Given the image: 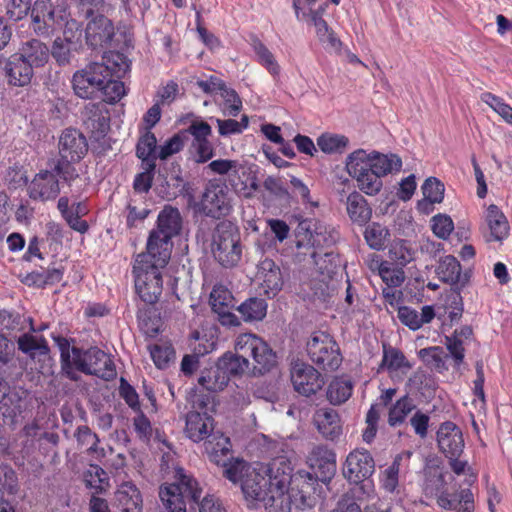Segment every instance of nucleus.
Segmentation results:
<instances>
[{
    "label": "nucleus",
    "instance_id": "52",
    "mask_svg": "<svg viewBox=\"0 0 512 512\" xmlns=\"http://www.w3.org/2000/svg\"><path fill=\"white\" fill-rule=\"evenodd\" d=\"M481 100L496 112L506 123L512 125V106L490 92L481 95Z\"/></svg>",
    "mask_w": 512,
    "mask_h": 512
},
{
    "label": "nucleus",
    "instance_id": "56",
    "mask_svg": "<svg viewBox=\"0 0 512 512\" xmlns=\"http://www.w3.org/2000/svg\"><path fill=\"white\" fill-rule=\"evenodd\" d=\"M121 77L112 76L104 83V85L99 89L104 96V101L108 103H115L119 101L125 94V87L123 82L119 81Z\"/></svg>",
    "mask_w": 512,
    "mask_h": 512
},
{
    "label": "nucleus",
    "instance_id": "19",
    "mask_svg": "<svg viewBox=\"0 0 512 512\" xmlns=\"http://www.w3.org/2000/svg\"><path fill=\"white\" fill-rule=\"evenodd\" d=\"M85 36L93 48L108 47L115 36L114 24L108 17L96 15L87 23Z\"/></svg>",
    "mask_w": 512,
    "mask_h": 512
},
{
    "label": "nucleus",
    "instance_id": "63",
    "mask_svg": "<svg viewBox=\"0 0 512 512\" xmlns=\"http://www.w3.org/2000/svg\"><path fill=\"white\" fill-rule=\"evenodd\" d=\"M379 275L389 287H398L405 280L404 271L402 269H392L388 263L379 265Z\"/></svg>",
    "mask_w": 512,
    "mask_h": 512
},
{
    "label": "nucleus",
    "instance_id": "7",
    "mask_svg": "<svg viewBox=\"0 0 512 512\" xmlns=\"http://www.w3.org/2000/svg\"><path fill=\"white\" fill-rule=\"evenodd\" d=\"M31 28L39 36H49L70 24V12L65 0H36L31 8ZM71 21V26H76Z\"/></svg>",
    "mask_w": 512,
    "mask_h": 512
},
{
    "label": "nucleus",
    "instance_id": "23",
    "mask_svg": "<svg viewBox=\"0 0 512 512\" xmlns=\"http://www.w3.org/2000/svg\"><path fill=\"white\" fill-rule=\"evenodd\" d=\"M88 151L85 136L76 129H65L59 139V153L61 158L71 161H80Z\"/></svg>",
    "mask_w": 512,
    "mask_h": 512
},
{
    "label": "nucleus",
    "instance_id": "30",
    "mask_svg": "<svg viewBox=\"0 0 512 512\" xmlns=\"http://www.w3.org/2000/svg\"><path fill=\"white\" fill-rule=\"evenodd\" d=\"M20 55L33 69L43 67L49 60L50 50L38 39L24 42L19 50Z\"/></svg>",
    "mask_w": 512,
    "mask_h": 512
},
{
    "label": "nucleus",
    "instance_id": "54",
    "mask_svg": "<svg viewBox=\"0 0 512 512\" xmlns=\"http://www.w3.org/2000/svg\"><path fill=\"white\" fill-rule=\"evenodd\" d=\"M142 172L135 176L133 188L136 192L147 193L153 182L156 163H141Z\"/></svg>",
    "mask_w": 512,
    "mask_h": 512
},
{
    "label": "nucleus",
    "instance_id": "38",
    "mask_svg": "<svg viewBox=\"0 0 512 512\" xmlns=\"http://www.w3.org/2000/svg\"><path fill=\"white\" fill-rule=\"evenodd\" d=\"M437 275L443 282L451 285L464 286L465 279L461 276V266L458 260L451 255L443 257L437 267Z\"/></svg>",
    "mask_w": 512,
    "mask_h": 512
},
{
    "label": "nucleus",
    "instance_id": "22",
    "mask_svg": "<svg viewBox=\"0 0 512 512\" xmlns=\"http://www.w3.org/2000/svg\"><path fill=\"white\" fill-rule=\"evenodd\" d=\"M509 223L504 213L498 206L491 204L485 212V224L483 236L486 242H502L509 235Z\"/></svg>",
    "mask_w": 512,
    "mask_h": 512
},
{
    "label": "nucleus",
    "instance_id": "31",
    "mask_svg": "<svg viewBox=\"0 0 512 512\" xmlns=\"http://www.w3.org/2000/svg\"><path fill=\"white\" fill-rule=\"evenodd\" d=\"M473 336L470 326H462L456 329L451 336L445 337V345L454 359L455 365L462 364L465 357V346L469 344Z\"/></svg>",
    "mask_w": 512,
    "mask_h": 512
},
{
    "label": "nucleus",
    "instance_id": "21",
    "mask_svg": "<svg viewBox=\"0 0 512 512\" xmlns=\"http://www.w3.org/2000/svg\"><path fill=\"white\" fill-rule=\"evenodd\" d=\"M440 451L446 456H460L464 449L461 429L451 421L442 423L437 431Z\"/></svg>",
    "mask_w": 512,
    "mask_h": 512
},
{
    "label": "nucleus",
    "instance_id": "16",
    "mask_svg": "<svg viewBox=\"0 0 512 512\" xmlns=\"http://www.w3.org/2000/svg\"><path fill=\"white\" fill-rule=\"evenodd\" d=\"M375 461L365 449H354L347 457L343 467L344 477L351 483H361L372 476Z\"/></svg>",
    "mask_w": 512,
    "mask_h": 512
},
{
    "label": "nucleus",
    "instance_id": "49",
    "mask_svg": "<svg viewBox=\"0 0 512 512\" xmlns=\"http://www.w3.org/2000/svg\"><path fill=\"white\" fill-rule=\"evenodd\" d=\"M349 139L340 134L324 133L317 138V145L327 154L342 153L348 146Z\"/></svg>",
    "mask_w": 512,
    "mask_h": 512
},
{
    "label": "nucleus",
    "instance_id": "62",
    "mask_svg": "<svg viewBox=\"0 0 512 512\" xmlns=\"http://www.w3.org/2000/svg\"><path fill=\"white\" fill-rule=\"evenodd\" d=\"M220 94L224 100V114L237 116L242 108V101L237 92L225 85Z\"/></svg>",
    "mask_w": 512,
    "mask_h": 512
},
{
    "label": "nucleus",
    "instance_id": "41",
    "mask_svg": "<svg viewBox=\"0 0 512 512\" xmlns=\"http://www.w3.org/2000/svg\"><path fill=\"white\" fill-rule=\"evenodd\" d=\"M96 83L97 81H95V78H91L85 68L76 71L73 75V90L75 94L80 98H93L96 92H99Z\"/></svg>",
    "mask_w": 512,
    "mask_h": 512
},
{
    "label": "nucleus",
    "instance_id": "58",
    "mask_svg": "<svg viewBox=\"0 0 512 512\" xmlns=\"http://www.w3.org/2000/svg\"><path fill=\"white\" fill-rule=\"evenodd\" d=\"M72 41L68 38H57L55 39L50 55L61 65H67L70 63L72 57L71 51Z\"/></svg>",
    "mask_w": 512,
    "mask_h": 512
},
{
    "label": "nucleus",
    "instance_id": "28",
    "mask_svg": "<svg viewBox=\"0 0 512 512\" xmlns=\"http://www.w3.org/2000/svg\"><path fill=\"white\" fill-rule=\"evenodd\" d=\"M370 170L379 174L382 178L390 173L397 172L402 167V161L396 154H381L378 152L367 153L362 157Z\"/></svg>",
    "mask_w": 512,
    "mask_h": 512
},
{
    "label": "nucleus",
    "instance_id": "57",
    "mask_svg": "<svg viewBox=\"0 0 512 512\" xmlns=\"http://www.w3.org/2000/svg\"><path fill=\"white\" fill-rule=\"evenodd\" d=\"M6 16L12 21L23 19L31 10V0H3Z\"/></svg>",
    "mask_w": 512,
    "mask_h": 512
},
{
    "label": "nucleus",
    "instance_id": "32",
    "mask_svg": "<svg viewBox=\"0 0 512 512\" xmlns=\"http://www.w3.org/2000/svg\"><path fill=\"white\" fill-rule=\"evenodd\" d=\"M412 455L410 451H404L394 458L390 466L382 473L381 484L388 492H394L398 486L399 474L409 466V460Z\"/></svg>",
    "mask_w": 512,
    "mask_h": 512
},
{
    "label": "nucleus",
    "instance_id": "25",
    "mask_svg": "<svg viewBox=\"0 0 512 512\" xmlns=\"http://www.w3.org/2000/svg\"><path fill=\"white\" fill-rule=\"evenodd\" d=\"M314 423L323 437L336 440L342 434V424L338 412L332 408H320L314 414Z\"/></svg>",
    "mask_w": 512,
    "mask_h": 512
},
{
    "label": "nucleus",
    "instance_id": "45",
    "mask_svg": "<svg viewBox=\"0 0 512 512\" xmlns=\"http://www.w3.org/2000/svg\"><path fill=\"white\" fill-rule=\"evenodd\" d=\"M414 409L413 400L408 395L401 397L389 409L388 424L391 427L401 425Z\"/></svg>",
    "mask_w": 512,
    "mask_h": 512
},
{
    "label": "nucleus",
    "instance_id": "12",
    "mask_svg": "<svg viewBox=\"0 0 512 512\" xmlns=\"http://www.w3.org/2000/svg\"><path fill=\"white\" fill-rule=\"evenodd\" d=\"M306 347L311 361L323 369L335 370L342 361L336 341L325 332L313 333Z\"/></svg>",
    "mask_w": 512,
    "mask_h": 512
},
{
    "label": "nucleus",
    "instance_id": "29",
    "mask_svg": "<svg viewBox=\"0 0 512 512\" xmlns=\"http://www.w3.org/2000/svg\"><path fill=\"white\" fill-rule=\"evenodd\" d=\"M115 503L121 512H141L140 491L132 482H124L115 492Z\"/></svg>",
    "mask_w": 512,
    "mask_h": 512
},
{
    "label": "nucleus",
    "instance_id": "26",
    "mask_svg": "<svg viewBox=\"0 0 512 512\" xmlns=\"http://www.w3.org/2000/svg\"><path fill=\"white\" fill-rule=\"evenodd\" d=\"M204 446L210 461L217 465H222L224 470L232 463H227L228 455L231 451L230 439L222 433H210Z\"/></svg>",
    "mask_w": 512,
    "mask_h": 512
},
{
    "label": "nucleus",
    "instance_id": "5",
    "mask_svg": "<svg viewBox=\"0 0 512 512\" xmlns=\"http://www.w3.org/2000/svg\"><path fill=\"white\" fill-rule=\"evenodd\" d=\"M182 229V217L178 208L165 205L157 217L156 228L148 237L146 251L152 256H160V263L169 261L172 252V239L179 235Z\"/></svg>",
    "mask_w": 512,
    "mask_h": 512
},
{
    "label": "nucleus",
    "instance_id": "9",
    "mask_svg": "<svg viewBox=\"0 0 512 512\" xmlns=\"http://www.w3.org/2000/svg\"><path fill=\"white\" fill-rule=\"evenodd\" d=\"M73 362L71 370L94 375L104 380H112L116 376L115 365L110 356L98 347L81 349L72 347Z\"/></svg>",
    "mask_w": 512,
    "mask_h": 512
},
{
    "label": "nucleus",
    "instance_id": "64",
    "mask_svg": "<svg viewBox=\"0 0 512 512\" xmlns=\"http://www.w3.org/2000/svg\"><path fill=\"white\" fill-rule=\"evenodd\" d=\"M454 229L452 219L443 214H438L432 218V231L441 239H447Z\"/></svg>",
    "mask_w": 512,
    "mask_h": 512
},
{
    "label": "nucleus",
    "instance_id": "47",
    "mask_svg": "<svg viewBox=\"0 0 512 512\" xmlns=\"http://www.w3.org/2000/svg\"><path fill=\"white\" fill-rule=\"evenodd\" d=\"M252 47L257 55L259 63L264 66L273 77L279 76L280 66L275 60L274 55L264 45V43L257 37H254L252 39Z\"/></svg>",
    "mask_w": 512,
    "mask_h": 512
},
{
    "label": "nucleus",
    "instance_id": "1",
    "mask_svg": "<svg viewBox=\"0 0 512 512\" xmlns=\"http://www.w3.org/2000/svg\"><path fill=\"white\" fill-rule=\"evenodd\" d=\"M286 459H274L268 467L263 464H249L235 460L223 470V475L233 483H239L243 497L250 508L260 507L270 486L275 482V475H281Z\"/></svg>",
    "mask_w": 512,
    "mask_h": 512
},
{
    "label": "nucleus",
    "instance_id": "34",
    "mask_svg": "<svg viewBox=\"0 0 512 512\" xmlns=\"http://www.w3.org/2000/svg\"><path fill=\"white\" fill-rule=\"evenodd\" d=\"M346 210L352 222L360 226L367 224L372 216V209L367 200L356 191L348 195Z\"/></svg>",
    "mask_w": 512,
    "mask_h": 512
},
{
    "label": "nucleus",
    "instance_id": "4",
    "mask_svg": "<svg viewBox=\"0 0 512 512\" xmlns=\"http://www.w3.org/2000/svg\"><path fill=\"white\" fill-rule=\"evenodd\" d=\"M292 468L285 464L281 475H275V482L264 496L263 506L267 512H291L292 507L304 509L311 507L310 498L296 487H288L290 484Z\"/></svg>",
    "mask_w": 512,
    "mask_h": 512
},
{
    "label": "nucleus",
    "instance_id": "6",
    "mask_svg": "<svg viewBox=\"0 0 512 512\" xmlns=\"http://www.w3.org/2000/svg\"><path fill=\"white\" fill-rule=\"evenodd\" d=\"M300 228L306 230L305 240H300L297 243L298 248L307 247L312 249L310 257L313 259L315 266L319 272L330 273L336 255L332 251L325 249L333 245L337 239V233L334 229L328 226L315 222L313 228L311 221H303L300 223Z\"/></svg>",
    "mask_w": 512,
    "mask_h": 512
},
{
    "label": "nucleus",
    "instance_id": "35",
    "mask_svg": "<svg viewBox=\"0 0 512 512\" xmlns=\"http://www.w3.org/2000/svg\"><path fill=\"white\" fill-rule=\"evenodd\" d=\"M435 317V311L432 306H423L421 312H417L415 309L403 306L398 310V318L405 326L411 330H418L424 324L430 323Z\"/></svg>",
    "mask_w": 512,
    "mask_h": 512
},
{
    "label": "nucleus",
    "instance_id": "46",
    "mask_svg": "<svg viewBox=\"0 0 512 512\" xmlns=\"http://www.w3.org/2000/svg\"><path fill=\"white\" fill-rule=\"evenodd\" d=\"M380 366L390 372L411 368L410 363L400 350L386 344H383V358Z\"/></svg>",
    "mask_w": 512,
    "mask_h": 512
},
{
    "label": "nucleus",
    "instance_id": "43",
    "mask_svg": "<svg viewBox=\"0 0 512 512\" xmlns=\"http://www.w3.org/2000/svg\"><path fill=\"white\" fill-rule=\"evenodd\" d=\"M353 385L345 378H335L327 389V399L333 405L346 402L352 395Z\"/></svg>",
    "mask_w": 512,
    "mask_h": 512
},
{
    "label": "nucleus",
    "instance_id": "3",
    "mask_svg": "<svg viewBox=\"0 0 512 512\" xmlns=\"http://www.w3.org/2000/svg\"><path fill=\"white\" fill-rule=\"evenodd\" d=\"M160 256H152L148 251L137 255L132 273L135 289L140 299L147 304H155L162 294L163 280L161 269L169 261L160 263Z\"/></svg>",
    "mask_w": 512,
    "mask_h": 512
},
{
    "label": "nucleus",
    "instance_id": "14",
    "mask_svg": "<svg viewBox=\"0 0 512 512\" xmlns=\"http://www.w3.org/2000/svg\"><path fill=\"white\" fill-rule=\"evenodd\" d=\"M203 212L210 217L220 218L232 210L231 197L225 183L210 181L202 198Z\"/></svg>",
    "mask_w": 512,
    "mask_h": 512
},
{
    "label": "nucleus",
    "instance_id": "2",
    "mask_svg": "<svg viewBox=\"0 0 512 512\" xmlns=\"http://www.w3.org/2000/svg\"><path fill=\"white\" fill-rule=\"evenodd\" d=\"M202 489L198 482L184 469L175 472V482L162 485L159 497L168 512H227L219 499L206 495L199 502Z\"/></svg>",
    "mask_w": 512,
    "mask_h": 512
},
{
    "label": "nucleus",
    "instance_id": "13",
    "mask_svg": "<svg viewBox=\"0 0 512 512\" xmlns=\"http://www.w3.org/2000/svg\"><path fill=\"white\" fill-rule=\"evenodd\" d=\"M361 157H366V151L363 149L356 150L348 155L346 160L347 172L356 180L360 191L369 196L377 195L383 186L382 178L379 174L371 171Z\"/></svg>",
    "mask_w": 512,
    "mask_h": 512
},
{
    "label": "nucleus",
    "instance_id": "51",
    "mask_svg": "<svg viewBox=\"0 0 512 512\" xmlns=\"http://www.w3.org/2000/svg\"><path fill=\"white\" fill-rule=\"evenodd\" d=\"M210 305L214 312L234 307L232 293L221 284L215 285L210 293Z\"/></svg>",
    "mask_w": 512,
    "mask_h": 512
},
{
    "label": "nucleus",
    "instance_id": "33",
    "mask_svg": "<svg viewBox=\"0 0 512 512\" xmlns=\"http://www.w3.org/2000/svg\"><path fill=\"white\" fill-rule=\"evenodd\" d=\"M84 124L95 139L105 136L109 130V118L98 104H88L84 112Z\"/></svg>",
    "mask_w": 512,
    "mask_h": 512
},
{
    "label": "nucleus",
    "instance_id": "61",
    "mask_svg": "<svg viewBox=\"0 0 512 512\" xmlns=\"http://www.w3.org/2000/svg\"><path fill=\"white\" fill-rule=\"evenodd\" d=\"M389 258L398 266H405L413 259V252L405 241H398L391 245Z\"/></svg>",
    "mask_w": 512,
    "mask_h": 512
},
{
    "label": "nucleus",
    "instance_id": "15",
    "mask_svg": "<svg viewBox=\"0 0 512 512\" xmlns=\"http://www.w3.org/2000/svg\"><path fill=\"white\" fill-rule=\"evenodd\" d=\"M129 69L126 57L120 53H110L103 57V62H92L85 67L90 77L97 81L98 90L112 76L123 77Z\"/></svg>",
    "mask_w": 512,
    "mask_h": 512
},
{
    "label": "nucleus",
    "instance_id": "44",
    "mask_svg": "<svg viewBox=\"0 0 512 512\" xmlns=\"http://www.w3.org/2000/svg\"><path fill=\"white\" fill-rule=\"evenodd\" d=\"M156 150V136L150 130H146L138 140L136 145V155L141 159L142 163H156V159L158 158L157 155H155Z\"/></svg>",
    "mask_w": 512,
    "mask_h": 512
},
{
    "label": "nucleus",
    "instance_id": "39",
    "mask_svg": "<svg viewBox=\"0 0 512 512\" xmlns=\"http://www.w3.org/2000/svg\"><path fill=\"white\" fill-rule=\"evenodd\" d=\"M229 383L228 376L221 370L218 364L215 367L202 371L198 378V384L211 392L222 391Z\"/></svg>",
    "mask_w": 512,
    "mask_h": 512
},
{
    "label": "nucleus",
    "instance_id": "48",
    "mask_svg": "<svg viewBox=\"0 0 512 512\" xmlns=\"http://www.w3.org/2000/svg\"><path fill=\"white\" fill-rule=\"evenodd\" d=\"M150 356L159 369H165L175 358V351L168 342L155 343L148 346Z\"/></svg>",
    "mask_w": 512,
    "mask_h": 512
},
{
    "label": "nucleus",
    "instance_id": "8",
    "mask_svg": "<svg viewBox=\"0 0 512 512\" xmlns=\"http://www.w3.org/2000/svg\"><path fill=\"white\" fill-rule=\"evenodd\" d=\"M235 351L243 357H251V374L263 375L277 364L276 353L262 338L252 333L240 334L235 341Z\"/></svg>",
    "mask_w": 512,
    "mask_h": 512
},
{
    "label": "nucleus",
    "instance_id": "27",
    "mask_svg": "<svg viewBox=\"0 0 512 512\" xmlns=\"http://www.w3.org/2000/svg\"><path fill=\"white\" fill-rule=\"evenodd\" d=\"M213 431V418L207 413L191 411L186 416L185 432L194 442H199L207 438Z\"/></svg>",
    "mask_w": 512,
    "mask_h": 512
},
{
    "label": "nucleus",
    "instance_id": "24",
    "mask_svg": "<svg viewBox=\"0 0 512 512\" xmlns=\"http://www.w3.org/2000/svg\"><path fill=\"white\" fill-rule=\"evenodd\" d=\"M33 68L18 54L12 55L4 66L5 76L10 85L23 87L31 82Z\"/></svg>",
    "mask_w": 512,
    "mask_h": 512
},
{
    "label": "nucleus",
    "instance_id": "60",
    "mask_svg": "<svg viewBox=\"0 0 512 512\" xmlns=\"http://www.w3.org/2000/svg\"><path fill=\"white\" fill-rule=\"evenodd\" d=\"M444 185L435 177H430L425 180L422 185V192L424 198L430 203H440L444 198Z\"/></svg>",
    "mask_w": 512,
    "mask_h": 512
},
{
    "label": "nucleus",
    "instance_id": "40",
    "mask_svg": "<svg viewBox=\"0 0 512 512\" xmlns=\"http://www.w3.org/2000/svg\"><path fill=\"white\" fill-rule=\"evenodd\" d=\"M18 348L24 354L34 359L37 355H47L49 346L44 337H35L31 334H23L17 340Z\"/></svg>",
    "mask_w": 512,
    "mask_h": 512
},
{
    "label": "nucleus",
    "instance_id": "18",
    "mask_svg": "<svg viewBox=\"0 0 512 512\" xmlns=\"http://www.w3.org/2000/svg\"><path fill=\"white\" fill-rule=\"evenodd\" d=\"M255 281L267 297L276 296L283 286L280 267L272 259L265 258L257 265Z\"/></svg>",
    "mask_w": 512,
    "mask_h": 512
},
{
    "label": "nucleus",
    "instance_id": "59",
    "mask_svg": "<svg viewBox=\"0 0 512 512\" xmlns=\"http://www.w3.org/2000/svg\"><path fill=\"white\" fill-rule=\"evenodd\" d=\"M75 438L78 445L82 448H86L88 453H95L97 451L99 438L88 426H79L76 429Z\"/></svg>",
    "mask_w": 512,
    "mask_h": 512
},
{
    "label": "nucleus",
    "instance_id": "20",
    "mask_svg": "<svg viewBox=\"0 0 512 512\" xmlns=\"http://www.w3.org/2000/svg\"><path fill=\"white\" fill-rule=\"evenodd\" d=\"M59 193V180L53 171H40L28 186L29 197L33 200L42 202L54 200Z\"/></svg>",
    "mask_w": 512,
    "mask_h": 512
},
{
    "label": "nucleus",
    "instance_id": "11",
    "mask_svg": "<svg viewBox=\"0 0 512 512\" xmlns=\"http://www.w3.org/2000/svg\"><path fill=\"white\" fill-rule=\"evenodd\" d=\"M207 169L212 174L227 176L232 189L243 197H250L258 189L255 178L250 177L237 160H213L207 165Z\"/></svg>",
    "mask_w": 512,
    "mask_h": 512
},
{
    "label": "nucleus",
    "instance_id": "55",
    "mask_svg": "<svg viewBox=\"0 0 512 512\" xmlns=\"http://www.w3.org/2000/svg\"><path fill=\"white\" fill-rule=\"evenodd\" d=\"M388 235V230L378 223H372L367 226L364 233L366 242L375 250H380L384 247Z\"/></svg>",
    "mask_w": 512,
    "mask_h": 512
},
{
    "label": "nucleus",
    "instance_id": "42",
    "mask_svg": "<svg viewBox=\"0 0 512 512\" xmlns=\"http://www.w3.org/2000/svg\"><path fill=\"white\" fill-rule=\"evenodd\" d=\"M245 322L262 320L267 313V303L262 298H249L237 307Z\"/></svg>",
    "mask_w": 512,
    "mask_h": 512
},
{
    "label": "nucleus",
    "instance_id": "37",
    "mask_svg": "<svg viewBox=\"0 0 512 512\" xmlns=\"http://www.w3.org/2000/svg\"><path fill=\"white\" fill-rule=\"evenodd\" d=\"M217 364L229 379L230 376H241L245 373L251 374L250 361L237 352H226L219 358Z\"/></svg>",
    "mask_w": 512,
    "mask_h": 512
},
{
    "label": "nucleus",
    "instance_id": "36",
    "mask_svg": "<svg viewBox=\"0 0 512 512\" xmlns=\"http://www.w3.org/2000/svg\"><path fill=\"white\" fill-rule=\"evenodd\" d=\"M437 503L446 510H455L456 512L474 511L473 494L469 489H462L454 495L443 493L437 498Z\"/></svg>",
    "mask_w": 512,
    "mask_h": 512
},
{
    "label": "nucleus",
    "instance_id": "17",
    "mask_svg": "<svg viewBox=\"0 0 512 512\" xmlns=\"http://www.w3.org/2000/svg\"><path fill=\"white\" fill-rule=\"evenodd\" d=\"M291 381L294 389L306 397L315 394L324 384L321 374L314 367L303 362H296L292 366Z\"/></svg>",
    "mask_w": 512,
    "mask_h": 512
},
{
    "label": "nucleus",
    "instance_id": "53",
    "mask_svg": "<svg viewBox=\"0 0 512 512\" xmlns=\"http://www.w3.org/2000/svg\"><path fill=\"white\" fill-rule=\"evenodd\" d=\"M63 274V266H53L47 270L35 271L31 273L30 277L35 285L42 287L59 283L63 278Z\"/></svg>",
    "mask_w": 512,
    "mask_h": 512
},
{
    "label": "nucleus",
    "instance_id": "50",
    "mask_svg": "<svg viewBox=\"0 0 512 512\" xmlns=\"http://www.w3.org/2000/svg\"><path fill=\"white\" fill-rule=\"evenodd\" d=\"M52 338L60 350L62 370L70 380L76 381L78 379L76 372L71 370L73 358L69 340L62 336H52Z\"/></svg>",
    "mask_w": 512,
    "mask_h": 512
},
{
    "label": "nucleus",
    "instance_id": "10",
    "mask_svg": "<svg viewBox=\"0 0 512 512\" xmlns=\"http://www.w3.org/2000/svg\"><path fill=\"white\" fill-rule=\"evenodd\" d=\"M212 252L224 267H233L241 259L242 249L237 228L230 221H221L212 237Z\"/></svg>",
    "mask_w": 512,
    "mask_h": 512
}]
</instances>
